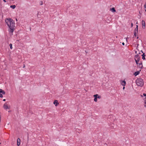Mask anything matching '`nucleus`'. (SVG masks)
<instances>
[{"label":"nucleus","mask_w":146,"mask_h":146,"mask_svg":"<svg viewBox=\"0 0 146 146\" xmlns=\"http://www.w3.org/2000/svg\"><path fill=\"white\" fill-rule=\"evenodd\" d=\"M5 21L9 27V31L10 33V35H13V33L15 29L14 28L15 27L14 21L11 18L7 19H5Z\"/></svg>","instance_id":"f257e3e1"},{"label":"nucleus","mask_w":146,"mask_h":146,"mask_svg":"<svg viewBox=\"0 0 146 146\" xmlns=\"http://www.w3.org/2000/svg\"><path fill=\"white\" fill-rule=\"evenodd\" d=\"M136 83L138 86L142 87L144 84V81L143 79L139 78H138L136 80Z\"/></svg>","instance_id":"f03ea898"},{"label":"nucleus","mask_w":146,"mask_h":146,"mask_svg":"<svg viewBox=\"0 0 146 146\" xmlns=\"http://www.w3.org/2000/svg\"><path fill=\"white\" fill-rule=\"evenodd\" d=\"M140 57L139 56L138 54H137L135 56V60H137V61H139L140 60Z\"/></svg>","instance_id":"7ed1b4c3"},{"label":"nucleus","mask_w":146,"mask_h":146,"mask_svg":"<svg viewBox=\"0 0 146 146\" xmlns=\"http://www.w3.org/2000/svg\"><path fill=\"white\" fill-rule=\"evenodd\" d=\"M3 108L5 109H9V108H8L7 104V103H5L3 105Z\"/></svg>","instance_id":"20e7f679"},{"label":"nucleus","mask_w":146,"mask_h":146,"mask_svg":"<svg viewBox=\"0 0 146 146\" xmlns=\"http://www.w3.org/2000/svg\"><path fill=\"white\" fill-rule=\"evenodd\" d=\"M142 26H143V27H144V28L145 27V21H143L142 20Z\"/></svg>","instance_id":"39448f33"},{"label":"nucleus","mask_w":146,"mask_h":146,"mask_svg":"<svg viewBox=\"0 0 146 146\" xmlns=\"http://www.w3.org/2000/svg\"><path fill=\"white\" fill-rule=\"evenodd\" d=\"M20 144V139L19 138H18L17 139V145L19 146Z\"/></svg>","instance_id":"423d86ee"},{"label":"nucleus","mask_w":146,"mask_h":146,"mask_svg":"<svg viewBox=\"0 0 146 146\" xmlns=\"http://www.w3.org/2000/svg\"><path fill=\"white\" fill-rule=\"evenodd\" d=\"M54 104L56 106H57L58 104V101L57 100H55L54 101Z\"/></svg>","instance_id":"0eeeda50"},{"label":"nucleus","mask_w":146,"mask_h":146,"mask_svg":"<svg viewBox=\"0 0 146 146\" xmlns=\"http://www.w3.org/2000/svg\"><path fill=\"white\" fill-rule=\"evenodd\" d=\"M140 73L139 71H137L136 72H135L134 73V75L135 76H136L137 75H138Z\"/></svg>","instance_id":"6e6552de"},{"label":"nucleus","mask_w":146,"mask_h":146,"mask_svg":"<svg viewBox=\"0 0 146 146\" xmlns=\"http://www.w3.org/2000/svg\"><path fill=\"white\" fill-rule=\"evenodd\" d=\"M0 93H2L3 94H5V91L2 90L1 89H0Z\"/></svg>","instance_id":"1a4fd4ad"},{"label":"nucleus","mask_w":146,"mask_h":146,"mask_svg":"<svg viewBox=\"0 0 146 146\" xmlns=\"http://www.w3.org/2000/svg\"><path fill=\"white\" fill-rule=\"evenodd\" d=\"M139 68H140L141 69H142L143 67V65L142 62L140 63L139 64Z\"/></svg>","instance_id":"9d476101"},{"label":"nucleus","mask_w":146,"mask_h":146,"mask_svg":"<svg viewBox=\"0 0 146 146\" xmlns=\"http://www.w3.org/2000/svg\"><path fill=\"white\" fill-rule=\"evenodd\" d=\"M121 84L123 86H125L126 85V82L125 81H123L121 82Z\"/></svg>","instance_id":"9b49d317"},{"label":"nucleus","mask_w":146,"mask_h":146,"mask_svg":"<svg viewBox=\"0 0 146 146\" xmlns=\"http://www.w3.org/2000/svg\"><path fill=\"white\" fill-rule=\"evenodd\" d=\"M138 26L137 25H136V27L134 31L136 32L137 33L138 32Z\"/></svg>","instance_id":"f8f14e48"},{"label":"nucleus","mask_w":146,"mask_h":146,"mask_svg":"<svg viewBox=\"0 0 146 146\" xmlns=\"http://www.w3.org/2000/svg\"><path fill=\"white\" fill-rule=\"evenodd\" d=\"M110 10L112 12H115L116 11L114 8L113 7L111 9H110Z\"/></svg>","instance_id":"ddd939ff"},{"label":"nucleus","mask_w":146,"mask_h":146,"mask_svg":"<svg viewBox=\"0 0 146 146\" xmlns=\"http://www.w3.org/2000/svg\"><path fill=\"white\" fill-rule=\"evenodd\" d=\"M141 56H142V59L143 60H145V53H143V54L141 55Z\"/></svg>","instance_id":"4468645a"},{"label":"nucleus","mask_w":146,"mask_h":146,"mask_svg":"<svg viewBox=\"0 0 146 146\" xmlns=\"http://www.w3.org/2000/svg\"><path fill=\"white\" fill-rule=\"evenodd\" d=\"M10 7L13 9H14L16 7V6L15 5H11L10 6Z\"/></svg>","instance_id":"2eb2a0df"},{"label":"nucleus","mask_w":146,"mask_h":146,"mask_svg":"<svg viewBox=\"0 0 146 146\" xmlns=\"http://www.w3.org/2000/svg\"><path fill=\"white\" fill-rule=\"evenodd\" d=\"M98 94H95V95H94V97L95 98V97H96V98H98Z\"/></svg>","instance_id":"dca6fc26"},{"label":"nucleus","mask_w":146,"mask_h":146,"mask_svg":"<svg viewBox=\"0 0 146 146\" xmlns=\"http://www.w3.org/2000/svg\"><path fill=\"white\" fill-rule=\"evenodd\" d=\"M106 22H107V23H110V20H109V19H106Z\"/></svg>","instance_id":"f3484780"},{"label":"nucleus","mask_w":146,"mask_h":146,"mask_svg":"<svg viewBox=\"0 0 146 146\" xmlns=\"http://www.w3.org/2000/svg\"><path fill=\"white\" fill-rule=\"evenodd\" d=\"M9 46L10 48L11 49H12V44L11 43H10L9 44Z\"/></svg>","instance_id":"a211bd4d"},{"label":"nucleus","mask_w":146,"mask_h":146,"mask_svg":"<svg viewBox=\"0 0 146 146\" xmlns=\"http://www.w3.org/2000/svg\"><path fill=\"white\" fill-rule=\"evenodd\" d=\"M137 33L136 32L134 31V36L135 37L136 36V33Z\"/></svg>","instance_id":"6ab92c4d"},{"label":"nucleus","mask_w":146,"mask_h":146,"mask_svg":"<svg viewBox=\"0 0 146 146\" xmlns=\"http://www.w3.org/2000/svg\"><path fill=\"white\" fill-rule=\"evenodd\" d=\"M144 7L145 9V11L146 12V3H145V4L144 5Z\"/></svg>","instance_id":"aec40b11"},{"label":"nucleus","mask_w":146,"mask_h":146,"mask_svg":"<svg viewBox=\"0 0 146 146\" xmlns=\"http://www.w3.org/2000/svg\"><path fill=\"white\" fill-rule=\"evenodd\" d=\"M97 98H96V97L94 98V100L95 102H97Z\"/></svg>","instance_id":"412c9836"},{"label":"nucleus","mask_w":146,"mask_h":146,"mask_svg":"<svg viewBox=\"0 0 146 146\" xmlns=\"http://www.w3.org/2000/svg\"><path fill=\"white\" fill-rule=\"evenodd\" d=\"M144 104L145 105H144V107L146 108V100H144Z\"/></svg>","instance_id":"4be33fe9"},{"label":"nucleus","mask_w":146,"mask_h":146,"mask_svg":"<svg viewBox=\"0 0 146 146\" xmlns=\"http://www.w3.org/2000/svg\"><path fill=\"white\" fill-rule=\"evenodd\" d=\"M42 4H43L42 1H40V5H42Z\"/></svg>","instance_id":"5701e85b"},{"label":"nucleus","mask_w":146,"mask_h":146,"mask_svg":"<svg viewBox=\"0 0 146 146\" xmlns=\"http://www.w3.org/2000/svg\"><path fill=\"white\" fill-rule=\"evenodd\" d=\"M3 97V95H2V94H0V97L1 98H2Z\"/></svg>","instance_id":"b1692460"},{"label":"nucleus","mask_w":146,"mask_h":146,"mask_svg":"<svg viewBox=\"0 0 146 146\" xmlns=\"http://www.w3.org/2000/svg\"><path fill=\"white\" fill-rule=\"evenodd\" d=\"M98 98H99V99H100L101 98V96H98V97H97Z\"/></svg>","instance_id":"393cba45"},{"label":"nucleus","mask_w":146,"mask_h":146,"mask_svg":"<svg viewBox=\"0 0 146 146\" xmlns=\"http://www.w3.org/2000/svg\"><path fill=\"white\" fill-rule=\"evenodd\" d=\"M135 62H136V64H139V63H138V62H139V61H137V60H135Z\"/></svg>","instance_id":"a878e982"},{"label":"nucleus","mask_w":146,"mask_h":146,"mask_svg":"<svg viewBox=\"0 0 146 146\" xmlns=\"http://www.w3.org/2000/svg\"><path fill=\"white\" fill-rule=\"evenodd\" d=\"M104 146H107V145L106 143H105L104 144Z\"/></svg>","instance_id":"bb28decb"},{"label":"nucleus","mask_w":146,"mask_h":146,"mask_svg":"<svg viewBox=\"0 0 146 146\" xmlns=\"http://www.w3.org/2000/svg\"><path fill=\"white\" fill-rule=\"evenodd\" d=\"M133 26V25L132 23H131V27H132Z\"/></svg>","instance_id":"cd10ccee"},{"label":"nucleus","mask_w":146,"mask_h":146,"mask_svg":"<svg viewBox=\"0 0 146 146\" xmlns=\"http://www.w3.org/2000/svg\"><path fill=\"white\" fill-rule=\"evenodd\" d=\"M143 95L145 96H146V94L145 93H143Z\"/></svg>","instance_id":"c85d7f7f"},{"label":"nucleus","mask_w":146,"mask_h":146,"mask_svg":"<svg viewBox=\"0 0 146 146\" xmlns=\"http://www.w3.org/2000/svg\"><path fill=\"white\" fill-rule=\"evenodd\" d=\"M122 44L123 45H125V43L124 42H123L122 43Z\"/></svg>","instance_id":"c756f323"},{"label":"nucleus","mask_w":146,"mask_h":146,"mask_svg":"<svg viewBox=\"0 0 146 146\" xmlns=\"http://www.w3.org/2000/svg\"><path fill=\"white\" fill-rule=\"evenodd\" d=\"M25 65L24 64V65H23V68H25Z\"/></svg>","instance_id":"7c9ffc66"},{"label":"nucleus","mask_w":146,"mask_h":146,"mask_svg":"<svg viewBox=\"0 0 146 146\" xmlns=\"http://www.w3.org/2000/svg\"><path fill=\"white\" fill-rule=\"evenodd\" d=\"M3 1L5 2H6V1L5 0H3Z\"/></svg>","instance_id":"2f4dec72"},{"label":"nucleus","mask_w":146,"mask_h":146,"mask_svg":"<svg viewBox=\"0 0 146 146\" xmlns=\"http://www.w3.org/2000/svg\"><path fill=\"white\" fill-rule=\"evenodd\" d=\"M5 100H5V99H3V101H5Z\"/></svg>","instance_id":"473e14b6"},{"label":"nucleus","mask_w":146,"mask_h":146,"mask_svg":"<svg viewBox=\"0 0 146 146\" xmlns=\"http://www.w3.org/2000/svg\"><path fill=\"white\" fill-rule=\"evenodd\" d=\"M125 88V87H124H124H123V90H124V89Z\"/></svg>","instance_id":"72a5a7b5"},{"label":"nucleus","mask_w":146,"mask_h":146,"mask_svg":"<svg viewBox=\"0 0 146 146\" xmlns=\"http://www.w3.org/2000/svg\"><path fill=\"white\" fill-rule=\"evenodd\" d=\"M16 19V21H17V19Z\"/></svg>","instance_id":"f704fd0d"},{"label":"nucleus","mask_w":146,"mask_h":146,"mask_svg":"<svg viewBox=\"0 0 146 146\" xmlns=\"http://www.w3.org/2000/svg\"><path fill=\"white\" fill-rule=\"evenodd\" d=\"M139 14H141V13H140V11H139Z\"/></svg>","instance_id":"c9c22d12"},{"label":"nucleus","mask_w":146,"mask_h":146,"mask_svg":"<svg viewBox=\"0 0 146 146\" xmlns=\"http://www.w3.org/2000/svg\"><path fill=\"white\" fill-rule=\"evenodd\" d=\"M135 53H136V54L137 53V51H135Z\"/></svg>","instance_id":"e433bc0d"},{"label":"nucleus","mask_w":146,"mask_h":146,"mask_svg":"<svg viewBox=\"0 0 146 146\" xmlns=\"http://www.w3.org/2000/svg\"><path fill=\"white\" fill-rule=\"evenodd\" d=\"M136 24H137V22Z\"/></svg>","instance_id":"4c0bfd02"},{"label":"nucleus","mask_w":146,"mask_h":146,"mask_svg":"<svg viewBox=\"0 0 146 146\" xmlns=\"http://www.w3.org/2000/svg\"><path fill=\"white\" fill-rule=\"evenodd\" d=\"M137 38H138V37H137Z\"/></svg>","instance_id":"58836bf2"},{"label":"nucleus","mask_w":146,"mask_h":146,"mask_svg":"<svg viewBox=\"0 0 146 146\" xmlns=\"http://www.w3.org/2000/svg\"><path fill=\"white\" fill-rule=\"evenodd\" d=\"M127 38H126V40L127 41Z\"/></svg>","instance_id":"ea45409f"},{"label":"nucleus","mask_w":146,"mask_h":146,"mask_svg":"<svg viewBox=\"0 0 146 146\" xmlns=\"http://www.w3.org/2000/svg\"><path fill=\"white\" fill-rule=\"evenodd\" d=\"M141 51L142 52H143L142 51Z\"/></svg>","instance_id":"a19ab883"},{"label":"nucleus","mask_w":146,"mask_h":146,"mask_svg":"<svg viewBox=\"0 0 146 146\" xmlns=\"http://www.w3.org/2000/svg\"><path fill=\"white\" fill-rule=\"evenodd\" d=\"M1 144V143H0V144Z\"/></svg>","instance_id":"79ce46f5"}]
</instances>
